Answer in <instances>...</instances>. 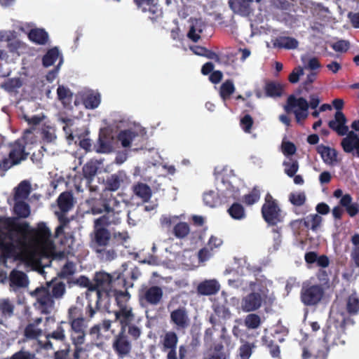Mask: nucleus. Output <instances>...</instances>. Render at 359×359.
Masks as SVG:
<instances>
[{
    "label": "nucleus",
    "mask_w": 359,
    "mask_h": 359,
    "mask_svg": "<svg viewBox=\"0 0 359 359\" xmlns=\"http://www.w3.org/2000/svg\"><path fill=\"white\" fill-rule=\"evenodd\" d=\"M4 224L20 236L18 243L22 247L48 248L53 246L51 231L45 222H39L36 227H31L27 222H19L15 218H7Z\"/></svg>",
    "instance_id": "obj_1"
},
{
    "label": "nucleus",
    "mask_w": 359,
    "mask_h": 359,
    "mask_svg": "<svg viewBox=\"0 0 359 359\" xmlns=\"http://www.w3.org/2000/svg\"><path fill=\"white\" fill-rule=\"evenodd\" d=\"M119 222V218L110 219L109 216H102L94 220L90 246L93 251L107 261L112 260L116 257V252L114 250L107 249L111 241V233L107 227L111 224H116Z\"/></svg>",
    "instance_id": "obj_2"
},
{
    "label": "nucleus",
    "mask_w": 359,
    "mask_h": 359,
    "mask_svg": "<svg viewBox=\"0 0 359 359\" xmlns=\"http://www.w3.org/2000/svg\"><path fill=\"white\" fill-rule=\"evenodd\" d=\"M68 324L70 325V339L74 346L73 357L79 359L80 354L84 351L82 345L85 343L88 324L83 316L82 311L76 306H72L68 311Z\"/></svg>",
    "instance_id": "obj_3"
},
{
    "label": "nucleus",
    "mask_w": 359,
    "mask_h": 359,
    "mask_svg": "<svg viewBox=\"0 0 359 359\" xmlns=\"http://www.w3.org/2000/svg\"><path fill=\"white\" fill-rule=\"evenodd\" d=\"M32 130H25L23 135L8 144L9 154L0 161V172H5L12 167L20 164L27 159L29 153L26 151L27 135L32 134Z\"/></svg>",
    "instance_id": "obj_4"
},
{
    "label": "nucleus",
    "mask_w": 359,
    "mask_h": 359,
    "mask_svg": "<svg viewBox=\"0 0 359 359\" xmlns=\"http://www.w3.org/2000/svg\"><path fill=\"white\" fill-rule=\"evenodd\" d=\"M119 201L111 192L103 191L100 198L93 200L90 206L93 215H100L106 212L104 216H109L110 219L118 218L116 215L118 211L116 209L119 206Z\"/></svg>",
    "instance_id": "obj_5"
},
{
    "label": "nucleus",
    "mask_w": 359,
    "mask_h": 359,
    "mask_svg": "<svg viewBox=\"0 0 359 359\" xmlns=\"http://www.w3.org/2000/svg\"><path fill=\"white\" fill-rule=\"evenodd\" d=\"M115 320L118 322L120 332H128L132 340H137L141 336L140 327L133 323L135 314L133 309H121L114 311Z\"/></svg>",
    "instance_id": "obj_6"
},
{
    "label": "nucleus",
    "mask_w": 359,
    "mask_h": 359,
    "mask_svg": "<svg viewBox=\"0 0 359 359\" xmlns=\"http://www.w3.org/2000/svg\"><path fill=\"white\" fill-rule=\"evenodd\" d=\"M324 337L322 343L330 346L344 345L346 342V323L344 320L328 322L323 330Z\"/></svg>",
    "instance_id": "obj_7"
},
{
    "label": "nucleus",
    "mask_w": 359,
    "mask_h": 359,
    "mask_svg": "<svg viewBox=\"0 0 359 359\" xmlns=\"http://www.w3.org/2000/svg\"><path fill=\"white\" fill-rule=\"evenodd\" d=\"M325 296V290L320 284L304 283L300 290V300L305 306H318Z\"/></svg>",
    "instance_id": "obj_8"
},
{
    "label": "nucleus",
    "mask_w": 359,
    "mask_h": 359,
    "mask_svg": "<svg viewBox=\"0 0 359 359\" xmlns=\"http://www.w3.org/2000/svg\"><path fill=\"white\" fill-rule=\"evenodd\" d=\"M261 212L264 220L269 226L277 225L283 221L282 210L277 201L269 193H267L265 196L264 203L262 205Z\"/></svg>",
    "instance_id": "obj_9"
},
{
    "label": "nucleus",
    "mask_w": 359,
    "mask_h": 359,
    "mask_svg": "<svg viewBox=\"0 0 359 359\" xmlns=\"http://www.w3.org/2000/svg\"><path fill=\"white\" fill-rule=\"evenodd\" d=\"M163 298V290L158 285H144L138 292V299L142 307L156 306Z\"/></svg>",
    "instance_id": "obj_10"
},
{
    "label": "nucleus",
    "mask_w": 359,
    "mask_h": 359,
    "mask_svg": "<svg viewBox=\"0 0 359 359\" xmlns=\"http://www.w3.org/2000/svg\"><path fill=\"white\" fill-rule=\"evenodd\" d=\"M119 280L125 281V279L121 278V273L111 275L104 271H99L93 278L94 286H91V289L95 290V296H97L98 298H102L104 294L107 293V290L111 288L113 283L119 281Z\"/></svg>",
    "instance_id": "obj_11"
},
{
    "label": "nucleus",
    "mask_w": 359,
    "mask_h": 359,
    "mask_svg": "<svg viewBox=\"0 0 359 359\" xmlns=\"http://www.w3.org/2000/svg\"><path fill=\"white\" fill-rule=\"evenodd\" d=\"M50 285L51 283L47 282L46 286L36 287L33 292L41 312L46 314L50 313L54 307V300L50 292Z\"/></svg>",
    "instance_id": "obj_12"
},
{
    "label": "nucleus",
    "mask_w": 359,
    "mask_h": 359,
    "mask_svg": "<svg viewBox=\"0 0 359 359\" xmlns=\"http://www.w3.org/2000/svg\"><path fill=\"white\" fill-rule=\"evenodd\" d=\"M295 107L299 108L293 111L297 122L299 123L301 120H304L308 117V109L309 108L308 101L303 97L296 98L293 95H290L287 100L285 110L290 113Z\"/></svg>",
    "instance_id": "obj_13"
},
{
    "label": "nucleus",
    "mask_w": 359,
    "mask_h": 359,
    "mask_svg": "<svg viewBox=\"0 0 359 359\" xmlns=\"http://www.w3.org/2000/svg\"><path fill=\"white\" fill-rule=\"evenodd\" d=\"M130 337L129 334H127V332L120 331L114 337L112 348L118 358H123L130 355L133 349V344Z\"/></svg>",
    "instance_id": "obj_14"
},
{
    "label": "nucleus",
    "mask_w": 359,
    "mask_h": 359,
    "mask_svg": "<svg viewBox=\"0 0 359 359\" xmlns=\"http://www.w3.org/2000/svg\"><path fill=\"white\" fill-rule=\"evenodd\" d=\"M8 229L9 232L7 236L10 241H7L4 238H0V256L4 262H6L9 259H16L18 256L20 248H23L18 243V239L15 241V243L13 242V231H14Z\"/></svg>",
    "instance_id": "obj_15"
},
{
    "label": "nucleus",
    "mask_w": 359,
    "mask_h": 359,
    "mask_svg": "<svg viewBox=\"0 0 359 359\" xmlns=\"http://www.w3.org/2000/svg\"><path fill=\"white\" fill-rule=\"evenodd\" d=\"M133 2L142 13H149V18L152 22H156L163 17V13L158 0H133Z\"/></svg>",
    "instance_id": "obj_16"
},
{
    "label": "nucleus",
    "mask_w": 359,
    "mask_h": 359,
    "mask_svg": "<svg viewBox=\"0 0 359 359\" xmlns=\"http://www.w3.org/2000/svg\"><path fill=\"white\" fill-rule=\"evenodd\" d=\"M170 322L178 332H184L190 326L189 311L186 307L179 306L170 311Z\"/></svg>",
    "instance_id": "obj_17"
},
{
    "label": "nucleus",
    "mask_w": 359,
    "mask_h": 359,
    "mask_svg": "<svg viewBox=\"0 0 359 359\" xmlns=\"http://www.w3.org/2000/svg\"><path fill=\"white\" fill-rule=\"evenodd\" d=\"M68 323L66 321H60L57 324L56 328L46 334V341L41 345V346L46 349H53V345L50 339L55 340L57 341L62 342L67 344V326Z\"/></svg>",
    "instance_id": "obj_18"
},
{
    "label": "nucleus",
    "mask_w": 359,
    "mask_h": 359,
    "mask_svg": "<svg viewBox=\"0 0 359 359\" xmlns=\"http://www.w3.org/2000/svg\"><path fill=\"white\" fill-rule=\"evenodd\" d=\"M329 348L323 343H317L312 346H303L302 359H327Z\"/></svg>",
    "instance_id": "obj_19"
},
{
    "label": "nucleus",
    "mask_w": 359,
    "mask_h": 359,
    "mask_svg": "<svg viewBox=\"0 0 359 359\" xmlns=\"http://www.w3.org/2000/svg\"><path fill=\"white\" fill-rule=\"evenodd\" d=\"M178 341V337L175 332H168L162 339V350L163 351H168L167 354V359H178L177 356V344Z\"/></svg>",
    "instance_id": "obj_20"
},
{
    "label": "nucleus",
    "mask_w": 359,
    "mask_h": 359,
    "mask_svg": "<svg viewBox=\"0 0 359 359\" xmlns=\"http://www.w3.org/2000/svg\"><path fill=\"white\" fill-rule=\"evenodd\" d=\"M262 297L259 292H251L242 298L241 308L245 312L257 311L262 306Z\"/></svg>",
    "instance_id": "obj_21"
},
{
    "label": "nucleus",
    "mask_w": 359,
    "mask_h": 359,
    "mask_svg": "<svg viewBox=\"0 0 359 359\" xmlns=\"http://www.w3.org/2000/svg\"><path fill=\"white\" fill-rule=\"evenodd\" d=\"M347 118L341 111H337L334 115V119L328 122V127L335 131L339 135H344L348 131L346 126Z\"/></svg>",
    "instance_id": "obj_22"
},
{
    "label": "nucleus",
    "mask_w": 359,
    "mask_h": 359,
    "mask_svg": "<svg viewBox=\"0 0 359 359\" xmlns=\"http://www.w3.org/2000/svg\"><path fill=\"white\" fill-rule=\"evenodd\" d=\"M213 314H211L209 318V321L212 325V327L216 325H222L220 319L226 320L231 317V312L229 309L221 304H214L212 305Z\"/></svg>",
    "instance_id": "obj_23"
},
{
    "label": "nucleus",
    "mask_w": 359,
    "mask_h": 359,
    "mask_svg": "<svg viewBox=\"0 0 359 359\" xmlns=\"http://www.w3.org/2000/svg\"><path fill=\"white\" fill-rule=\"evenodd\" d=\"M346 135V137H344L341 142L344 152L350 154L355 150L356 157L359 158V135L353 130Z\"/></svg>",
    "instance_id": "obj_24"
},
{
    "label": "nucleus",
    "mask_w": 359,
    "mask_h": 359,
    "mask_svg": "<svg viewBox=\"0 0 359 359\" xmlns=\"http://www.w3.org/2000/svg\"><path fill=\"white\" fill-rule=\"evenodd\" d=\"M42 317L35 318L32 322L27 323L23 331V336L27 340H36L43 334V330L39 327L42 323Z\"/></svg>",
    "instance_id": "obj_25"
},
{
    "label": "nucleus",
    "mask_w": 359,
    "mask_h": 359,
    "mask_svg": "<svg viewBox=\"0 0 359 359\" xmlns=\"http://www.w3.org/2000/svg\"><path fill=\"white\" fill-rule=\"evenodd\" d=\"M126 178L127 176L123 170H118L111 174L105 180L104 191H109V193L116 191Z\"/></svg>",
    "instance_id": "obj_26"
},
{
    "label": "nucleus",
    "mask_w": 359,
    "mask_h": 359,
    "mask_svg": "<svg viewBox=\"0 0 359 359\" xmlns=\"http://www.w3.org/2000/svg\"><path fill=\"white\" fill-rule=\"evenodd\" d=\"M111 135L107 130H101L98 141L95 145V151L100 154L109 153L112 149Z\"/></svg>",
    "instance_id": "obj_27"
},
{
    "label": "nucleus",
    "mask_w": 359,
    "mask_h": 359,
    "mask_svg": "<svg viewBox=\"0 0 359 359\" xmlns=\"http://www.w3.org/2000/svg\"><path fill=\"white\" fill-rule=\"evenodd\" d=\"M15 304L8 298L0 299V325H5V321L14 316Z\"/></svg>",
    "instance_id": "obj_28"
},
{
    "label": "nucleus",
    "mask_w": 359,
    "mask_h": 359,
    "mask_svg": "<svg viewBox=\"0 0 359 359\" xmlns=\"http://www.w3.org/2000/svg\"><path fill=\"white\" fill-rule=\"evenodd\" d=\"M220 290V284L215 279H209L201 282L197 287V292L201 295H212L217 294Z\"/></svg>",
    "instance_id": "obj_29"
},
{
    "label": "nucleus",
    "mask_w": 359,
    "mask_h": 359,
    "mask_svg": "<svg viewBox=\"0 0 359 359\" xmlns=\"http://www.w3.org/2000/svg\"><path fill=\"white\" fill-rule=\"evenodd\" d=\"M280 333V331L276 330L274 331V334L271 336L264 335L262 337L263 345H264L269 351L270 355L272 358H280V346L276 341L275 335Z\"/></svg>",
    "instance_id": "obj_30"
},
{
    "label": "nucleus",
    "mask_w": 359,
    "mask_h": 359,
    "mask_svg": "<svg viewBox=\"0 0 359 359\" xmlns=\"http://www.w3.org/2000/svg\"><path fill=\"white\" fill-rule=\"evenodd\" d=\"M316 150L326 164L333 165L337 162V151L336 149L320 144L317 147Z\"/></svg>",
    "instance_id": "obj_31"
},
{
    "label": "nucleus",
    "mask_w": 359,
    "mask_h": 359,
    "mask_svg": "<svg viewBox=\"0 0 359 359\" xmlns=\"http://www.w3.org/2000/svg\"><path fill=\"white\" fill-rule=\"evenodd\" d=\"M353 198L350 194H345L340 199L339 204L346 209L351 217H355L359 213V204L353 203Z\"/></svg>",
    "instance_id": "obj_32"
},
{
    "label": "nucleus",
    "mask_w": 359,
    "mask_h": 359,
    "mask_svg": "<svg viewBox=\"0 0 359 359\" xmlns=\"http://www.w3.org/2000/svg\"><path fill=\"white\" fill-rule=\"evenodd\" d=\"M57 206L63 213L69 212L74 206V196L71 192H62L57 199Z\"/></svg>",
    "instance_id": "obj_33"
},
{
    "label": "nucleus",
    "mask_w": 359,
    "mask_h": 359,
    "mask_svg": "<svg viewBox=\"0 0 359 359\" xmlns=\"http://www.w3.org/2000/svg\"><path fill=\"white\" fill-rule=\"evenodd\" d=\"M304 227L316 232L321 226L323 218L318 214H311L299 220Z\"/></svg>",
    "instance_id": "obj_34"
},
{
    "label": "nucleus",
    "mask_w": 359,
    "mask_h": 359,
    "mask_svg": "<svg viewBox=\"0 0 359 359\" xmlns=\"http://www.w3.org/2000/svg\"><path fill=\"white\" fill-rule=\"evenodd\" d=\"M28 39L35 44H46L48 34L43 29H32L28 34Z\"/></svg>",
    "instance_id": "obj_35"
},
{
    "label": "nucleus",
    "mask_w": 359,
    "mask_h": 359,
    "mask_svg": "<svg viewBox=\"0 0 359 359\" xmlns=\"http://www.w3.org/2000/svg\"><path fill=\"white\" fill-rule=\"evenodd\" d=\"M133 193L143 202H148L151 196V189L146 184L138 182L133 186Z\"/></svg>",
    "instance_id": "obj_36"
},
{
    "label": "nucleus",
    "mask_w": 359,
    "mask_h": 359,
    "mask_svg": "<svg viewBox=\"0 0 359 359\" xmlns=\"http://www.w3.org/2000/svg\"><path fill=\"white\" fill-rule=\"evenodd\" d=\"M57 96L58 100L62 102V104L65 107H67L69 106L72 102L73 93L66 86H58L57 88Z\"/></svg>",
    "instance_id": "obj_37"
},
{
    "label": "nucleus",
    "mask_w": 359,
    "mask_h": 359,
    "mask_svg": "<svg viewBox=\"0 0 359 359\" xmlns=\"http://www.w3.org/2000/svg\"><path fill=\"white\" fill-rule=\"evenodd\" d=\"M273 46L279 48L294 49L298 46V41L290 36H280L275 39Z\"/></svg>",
    "instance_id": "obj_38"
},
{
    "label": "nucleus",
    "mask_w": 359,
    "mask_h": 359,
    "mask_svg": "<svg viewBox=\"0 0 359 359\" xmlns=\"http://www.w3.org/2000/svg\"><path fill=\"white\" fill-rule=\"evenodd\" d=\"M264 92L267 97H278L282 96L283 88L279 83L268 81L265 84Z\"/></svg>",
    "instance_id": "obj_39"
},
{
    "label": "nucleus",
    "mask_w": 359,
    "mask_h": 359,
    "mask_svg": "<svg viewBox=\"0 0 359 359\" xmlns=\"http://www.w3.org/2000/svg\"><path fill=\"white\" fill-rule=\"evenodd\" d=\"M242 343L238 348V354L240 359H250L251 357L253 349L257 347L256 341H248L241 339Z\"/></svg>",
    "instance_id": "obj_40"
},
{
    "label": "nucleus",
    "mask_w": 359,
    "mask_h": 359,
    "mask_svg": "<svg viewBox=\"0 0 359 359\" xmlns=\"http://www.w3.org/2000/svg\"><path fill=\"white\" fill-rule=\"evenodd\" d=\"M114 297L118 309H123V308L125 309H130V308H133L127 304L130 299V294L128 291L116 290Z\"/></svg>",
    "instance_id": "obj_41"
},
{
    "label": "nucleus",
    "mask_w": 359,
    "mask_h": 359,
    "mask_svg": "<svg viewBox=\"0 0 359 359\" xmlns=\"http://www.w3.org/2000/svg\"><path fill=\"white\" fill-rule=\"evenodd\" d=\"M58 57H60V59L62 58L58 48L56 46L53 47L48 50L46 53L43 55L42 59L43 65L45 67H50L54 65Z\"/></svg>",
    "instance_id": "obj_42"
},
{
    "label": "nucleus",
    "mask_w": 359,
    "mask_h": 359,
    "mask_svg": "<svg viewBox=\"0 0 359 359\" xmlns=\"http://www.w3.org/2000/svg\"><path fill=\"white\" fill-rule=\"evenodd\" d=\"M255 0H229V4L230 8L237 12L245 13L250 9V4ZM256 2H260L261 0H255Z\"/></svg>",
    "instance_id": "obj_43"
},
{
    "label": "nucleus",
    "mask_w": 359,
    "mask_h": 359,
    "mask_svg": "<svg viewBox=\"0 0 359 359\" xmlns=\"http://www.w3.org/2000/svg\"><path fill=\"white\" fill-rule=\"evenodd\" d=\"M11 284L18 287H25L28 283L27 275L20 271L13 270L10 275Z\"/></svg>",
    "instance_id": "obj_44"
},
{
    "label": "nucleus",
    "mask_w": 359,
    "mask_h": 359,
    "mask_svg": "<svg viewBox=\"0 0 359 359\" xmlns=\"http://www.w3.org/2000/svg\"><path fill=\"white\" fill-rule=\"evenodd\" d=\"M14 212L19 217L27 218L30 215V208L28 203L23 200L15 201Z\"/></svg>",
    "instance_id": "obj_45"
},
{
    "label": "nucleus",
    "mask_w": 359,
    "mask_h": 359,
    "mask_svg": "<svg viewBox=\"0 0 359 359\" xmlns=\"http://www.w3.org/2000/svg\"><path fill=\"white\" fill-rule=\"evenodd\" d=\"M190 233V226L187 222H178L175 224L172 229V233L175 238L183 239Z\"/></svg>",
    "instance_id": "obj_46"
},
{
    "label": "nucleus",
    "mask_w": 359,
    "mask_h": 359,
    "mask_svg": "<svg viewBox=\"0 0 359 359\" xmlns=\"http://www.w3.org/2000/svg\"><path fill=\"white\" fill-rule=\"evenodd\" d=\"M235 91V86L231 79L226 80L220 86L219 95L224 101L230 99Z\"/></svg>",
    "instance_id": "obj_47"
},
{
    "label": "nucleus",
    "mask_w": 359,
    "mask_h": 359,
    "mask_svg": "<svg viewBox=\"0 0 359 359\" xmlns=\"http://www.w3.org/2000/svg\"><path fill=\"white\" fill-rule=\"evenodd\" d=\"M137 133L130 130H121L117 135L118 140L121 142L123 147H129Z\"/></svg>",
    "instance_id": "obj_48"
},
{
    "label": "nucleus",
    "mask_w": 359,
    "mask_h": 359,
    "mask_svg": "<svg viewBox=\"0 0 359 359\" xmlns=\"http://www.w3.org/2000/svg\"><path fill=\"white\" fill-rule=\"evenodd\" d=\"M29 193V184L26 181H22L15 189L14 200H25L28 197Z\"/></svg>",
    "instance_id": "obj_49"
},
{
    "label": "nucleus",
    "mask_w": 359,
    "mask_h": 359,
    "mask_svg": "<svg viewBox=\"0 0 359 359\" xmlns=\"http://www.w3.org/2000/svg\"><path fill=\"white\" fill-rule=\"evenodd\" d=\"M227 212L233 219H243L245 217L244 208L241 203L236 202L229 208Z\"/></svg>",
    "instance_id": "obj_50"
},
{
    "label": "nucleus",
    "mask_w": 359,
    "mask_h": 359,
    "mask_svg": "<svg viewBox=\"0 0 359 359\" xmlns=\"http://www.w3.org/2000/svg\"><path fill=\"white\" fill-rule=\"evenodd\" d=\"M76 272L75 264L73 262L67 261L61 268L57 276L60 278H69Z\"/></svg>",
    "instance_id": "obj_51"
},
{
    "label": "nucleus",
    "mask_w": 359,
    "mask_h": 359,
    "mask_svg": "<svg viewBox=\"0 0 359 359\" xmlns=\"http://www.w3.org/2000/svg\"><path fill=\"white\" fill-rule=\"evenodd\" d=\"M346 311L351 315L357 314L359 311V298L355 294H351L346 303Z\"/></svg>",
    "instance_id": "obj_52"
},
{
    "label": "nucleus",
    "mask_w": 359,
    "mask_h": 359,
    "mask_svg": "<svg viewBox=\"0 0 359 359\" xmlns=\"http://www.w3.org/2000/svg\"><path fill=\"white\" fill-rule=\"evenodd\" d=\"M51 283V296L53 299H61L65 293V285L63 282L58 281L56 283Z\"/></svg>",
    "instance_id": "obj_53"
},
{
    "label": "nucleus",
    "mask_w": 359,
    "mask_h": 359,
    "mask_svg": "<svg viewBox=\"0 0 359 359\" xmlns=\"http://www.w3.org/2000/svg\"><path fill=\"white\" fill-rule=\"evenodd\" d=\"M22 85V81L18 77L11 78L1 83V86L8 92H13L20 88Z\"/></svg>",
    "instance_id": "obj_54"
},
{
    "label": "nucleus",
    "mask_w": 359,
    "mask_h": 359,
    "mask_svg": "<svg viewBox=\"0 0 359 359\" xmlns=\"http://www.w3.org/2000/svg\"><path fill=\"white\" fill-rule=\"evenodd\" d=\"M244 324L249 329H257L261 325V318L257 313H250L245 316Z\"/></svg>",
    "instance_id": "obj_55"
},
{
    "label": "nucleus",
    "mask_w": 359,
    "mask_h": 359,
    "mask_svg": "<svg viewBox=\"0 0 359 359\" xmlns=\"http://www.w3.org/2000/svg\"><path fill=\"white\" fill-rule=\"evenodd\" d=\"M83 175L90 183L97 172V166L93 163H86L82 168Z\"/></svg>",
    "instance_id": "obj_56"
},
{
    "label": "nucleus",
    "mask_w": 359,
    "mask_h": 359,
    "mask_svg": "<svg viewBox=\"0 0 359 359\" xmlns=\"http://www.w3.org/2000/svg\"><path fill=\"white\" fill-rule=\"evenodd\" d=\"M260 198V191L257 187L252 189L249 194L243 196V202L248 205L256 203Z\"/></svg>",
    "instance_id": "obj_57"
},
{
    "label": "nucleus",
    "mask_w": 359,
    "mask_h": 359,
    "mask_svg": "<svg viewBox=\"0 0 359 359\" xmlns=\"http://www.w3.org/2000/svg\"><path fill=\"white\" fill-rule=\"evenodd\" d=\"M100 95H88L83 100V104L86 109H95L100 104Z\"/></svg>",
    "instance_id": "obj_58"
},
{
    "label": "nucleus",
    "mask_w": 359,
    "mask_h": 359,
    "mask_svg": "<svg viewBox=\"0 0 359 359\" xmlns=\"http://www.w3.org/2000/svg\"><path fill=\"white\" fill-rule=\"evenodd\" d=\"M102 299L95 296V304H93L90 301L88 302V306L86 307V314L88 318H93L98 311H100Z\"/></svg>",
    "instance_id": "obj_59"
},
{
    "label": "nucleus",
    "mask_w": 359,
    "mask_h": 359,
    "mask_svg": "<svg viewBox=\"0 0 359 359\" xmlns=\"http://www.w3.org/2000/svg\"><path fill=\"white\" fill-rule=\"evenodd\" d=\"M306 194L304 192H291L289 195L290 202L294 206L300 207L306 202Z\"/></svg>",
    "instance_id": "obj_60"
},
{
    "label": "nucleus",
    "mask_w": 359,
    "mask_h": 359,
    "mask_svg": "<svg viewBox=\"0 0 359 359\" xmlns=\"http://www.w3.org/2000/svg\"><path fill=\"white\" fill-rule=\"evenodd\" d=\"M285 172L290 177H293L299 169V163L296 160L290 159L283 163Z\"/></svg>",
    "instance_id": "obj_61"
},
{
    "label": "nucleus",
    "mask_w": 359,
    "mask_h": 359,
    "mask_svg": "<svg viewBox=\"0 0 359 359\" xmlns=\"http://www.w3.org/2000/svg\"><path fill=\"white\" fill-rule=\"evenodd\" d=\"M254 120L251 115L245 114L240 120V126L244 133H251Z\"/></svg>",
    "instance_id": "obj_62"
},
{
    "label": "nucleus",
    "mask_w": 359,
    "mask_h": 359,
    "mask_svg": "<svg viewBox=\"0 0 359 359\" xmlns=\"http://www.w3.org/2000/svg\"><path fill=\"white\" fill-rule=\"evenodd\" d=\"M332 48L337 52L346 53L350 48V43L345 40H339L331 45Z\"/></svg>",
    "instance_id": "obj_63"
},
{
    "label": "nucleus",
    "mask_w": 359,
    "mask_h": 359,
    "mask_svg": "<svg viewBox=\"0 0 359 359\" xmlns=\"http://www.w3.org/2000/svg\"><path fill=\"white\" fill-rule=\"evenodd\" d=\"M70 353V344L67 343L63 349L57 350L54 353V359H69Z\"/></svg>",
    "instance_id": "obj_64"
}]
</instances>
